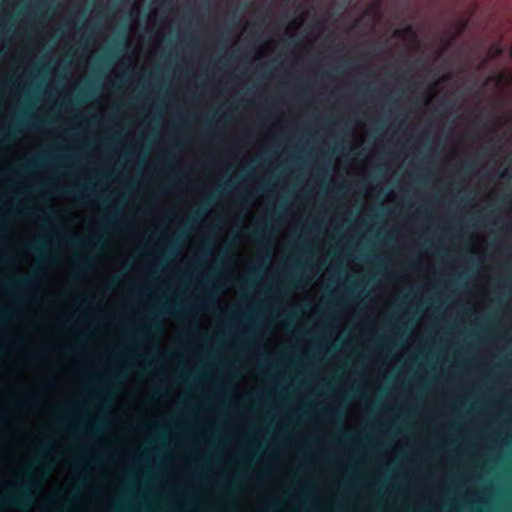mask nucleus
I'll return each instance as SVG.
<instances>
[{
  "label": "nucleus",
  "instance_id": "24",
  "mask_svg": "<svg viewBox=\"0 0 512 512\" xmlns=\"http://www.w3.org/2000/svg\"><path fill=\"white\" fill-rule=\"evenodd\" d=\"M174 146H175L176 148H178V147H180V146H181V144H180L179 142H175Z\"/></svg>",
  "mask_w": 512,
  "mask_h": 512
},
{
  "label": "nucleus",
  "instance_id": "27",
  "mask_svg": "<svg viewBox=\"0 0 512 512\" xmlns=\"http://www.w3.org/2000/svg\"><path fill=\"white\" fill-rule=\"evenodd\" d=\"M98 432H99V429H98V428L93 429V433H95V434H96V433H98Z\"/></svg>",
  "mask_w": 512,
  "mask_h": 512
},
{
  "label": "nucleus",
  "instance_id": "19",
  "mask_svg": "<svg viewBox=\"0 0 512 512\" xmlns=\"http://www.w3.org/2000/svg\"><path fill=\"white\" fill-rule=\"evenodd\" d=\"M45 449H46V446L45 445H41L38 450L40 452H43Z\"/></svg>",
  "mask_w": 512,
  "mask_h": 512
},
{
  "label": "nucleus",
  "instance_id": "29",
  "mask_svg": "<svg viewBox=\"0 0 512 512\" xmlns=\"http://www.w3.org/2000/svg\"><path fill=\"white\" fill-rule=\"evenodd\" d=\"M509 178L512 180V175Z\"/></svg>",
  "mask_w": 512,
  "mask_h": 512
},
{
  "label": "nucleus",
  "instance_id": "5",
  "mask_svg": "<svg viewBox=\"0 0 512 512\" xmlns=\"http://www.w3.org/2000/svg\"><path fill=\"white\" fill-rule=\"evenodd\" d=\"M395 38H416V29L412 25H407L402 29H396L393 32Z\"/></svg>",
  "mask_w": 512,
  "mask_h": 512
},
{
  "label": "nucleus",
  "instance_id": "28",
  "mask_svg": "<svg viewBox=\"0 0 512 512\" xmlns=\"http://www.w3.org/2000/svg\"><path fill=\"white\" fill-rule=\"evenodd\" d=\"M26 476L30 479V473L28 470L26 471Z\"/></svg>",
  "mask_w": 512,
  "mask_h": 512
},
{
  "label": "nucleus",
  "instance_id": "4",
  "mask_svg": "<svg viewBox=\"0 0 512 512\" xmlns=\"http://www.w3.org/2000/svg\"><path fill=\"white\" fill-rule=\"evenodd\" d=\"M68 242L72 246H90V247H95V248H98L100 245L103 244V241L101 238H99L97 240H92V239L82 240L80 238L73 237V238L69 239Z\"/></svg>",
  "mask_w": 512,
  "mask_h": 512
},
{
  "label": "nucleus",
  "instance_id": "15",
  "mask_svg": "<svg viewBox=\"0 0 512 512\" xmlns=\"http://www.w3.org/2000/svg\"><path fill=\"white\" fill-rule=\"evenodd\" d=\"M343 66H345L347 68H351L352 67V62L346 61V62L343 63Z\"/></svg>",
  "mask_w": 512,
  "mask_h": 512
},
{
  "label": "nucleus",
  "instance_id": "2",
  "mask_svg": "<svg viewBox=\"0 0 512 512\" xmlns=\"http://www.w3.org/2000/svg\"><path fill=\"white\" fill-rule=\"evenodd\" d=\"M48 158L47 154H41L39 157L24 163L18 171L13 172V175L20 176L22 173H31L37 168L44 166L48 162Z\"/></svg>",
  "mask_w": 512,
  "mask_h": 512
},
{
  "label": "nucleus",
  "instance_id": "17",
  "mask_svg": "<svg viewBox=\"0 0 512 512\" xmlns=\"http://www.w3.org/2000/svg\"><path fill=\"white\" fill-rule=\"evenodd\" d=\"M12 137V133L11 132H8L6 135H5V139L7 140H10V138Z\"/></svg>",
  "mask_w": 512,
  "mask_h": 512
},
{
  "label": "nucleus",
  "instance_id": "25",
  "mask_svg": "<svg viewBox=\"0 0 512 512\" xmlns=\"http://www.w3.org/2000/svg\"><path fill=\"white\" fill-rule=\"evenodd\" d=\"M252 273H253V274H259V271H258L257 269H253V270H252Z\"/></svg>",
  "mask_w": 512,
  "mask_h": 512
},
{
  "label": "nucleus",
  "instance_id": "13",
  "mask_svg": "<svg viewBox=\"0 0 512 512\" xmlns=\"http://www.w3.org/2000/svg\"><path fill=\"white\" fill-rule=\"evenodd\" d=\"M170 154L165 153V157L162 158V163L165 165L169 164Z\"/></svg>",
  "mask_w": 512,
  "mask_h": 512
},
{
  "label": "nucleus",
  "instance_id": "9",
  "mask_svg": "<svg viewBox=\"0 0 512 512\" xmlns=\"http://www.w3.org/2000/svg\"><path fill=\"white\" fill-rule=\"evenodd\" d=\"M29 249L33 252V253H40L41 250H42V246L39 242H35V243H32L29 245Z\"/></svg>",
  "mask_w": 512,
  "mask_h": 512
},
{
  "label": "nucleus",
  "instance_id": "23",
  "mask_svg": "<svg viewBox=\"0 0 512 512\" xmlns=\"http://www.w3.org/2000/svg\"><path fill=\"white\" fill-rule=\"evenodd\" d=\"M138 332L139 333H144V332H146V329L145 328H141V329L138 330Z\"/></svg>",
  "mask_w": 512,
  "mask_h": 512
},
{
  "label": "nucleus",
  "instance_id": "20",
  "mask_svg": "<svg viewBox=\"0 0 512 512\" xmlns=\"http://www.w3.org/2000/svg\"><path fill=\"white\" fill-rule=\"evenodd\" d=\"M501 202L504 204H507L508 203L507 198L506 197L501 198Z\"/></svg>",
  "mask_w": 512,
  "mask_h": 512
},
{
  "label": "nucleus",
  "instance_id": "18",
  "mask_svg": "<svg viewBox=\"0 0 512 512\" xmlns=\"http://www.w3.org/2000/svg\"><path fill=\"white\" fill-rule=\"evenodd\" d=\"M190 504H191L190 502H187V503L181 505L180 508H187L190 506Z\"/></svg>",
  "mask_w": 512,
  "mask_h": 512
},
{
  "label": "nucleus",
  "instance_id": "26",
  "mask_svg": "<svg viewBox=\"0 0 512 512\" xmlns=\"http://www.w3.org/2000/svg\"><path fill=\"white\" fill-rule=\"evenodd\" d=\"M315 25L318 26V27H321L322 26V22H317Z\"/></svg>",
  "mask_w": 512,
  "mask_h": 512
},
{
  "label": "nucleus",
  "instance_id": "12",
  "mask_svg": "<svg viewBox=\"0 0 512 512\" xmlns=\"http://www.w3.org/2000/svg\"><path fill=\"white\" fill-rule=\"evenodd\" d=\"M102 222L107 225H112L115 221L114 218H112L111 216H107Z\"/></svg>",
  "mask_w": 512,
  "mask_h": 512
},
{
  "label": "nucleus",
  "instance_id": "6",
  "mask_svg": "<svg viewBox=\"0 0 512 512\" xmlns=\"http://www.w3.org/2000/svg\"><path fill=\"white\" fill-rule=\"evenodd\" d=\"M61 195L64 196V197H76L78 199H86L88 198L90 195L88 194H85L82 190H80L79 188L77 189H65L61 192Z\"/></svg>",
  "mask_w": 512,
  "mask_h": 512
},
{
  "label": "nucleus",
  "instance_id": "7",
  "mask_svg": "<svg viewBox=\"0 0 512 512\" xmlns=\"http://www.w3.org/2000/svg\"><path fill=\"white\" fill-rule=\"evenodd\" d=\"M476 167V162L474 160H469L463 163L462 170L466 174H471L474 171V168Z\"/></svg>",
  "mask_w": 512,
  "mask_h": 512
},
{
  "label": "nucleus",
  "instance_id": "10",
  "mask_svg": "<svg viewBox=\"0 0 512 512\" xmlns=\"http://www.w3.org/2000/svg\"><path fill=\"white\" fill-rule=\"evenodd\" d=\"M252 237L256 240H260L264 237V233L262 229H257L252 233Z\"/></svg>",
  "mask_w": 512,
  "mask_h": 512
},
{
  "label": "nucleus",
  "instance_id": "16",
  "mask_svg": "<svg viewBox=\"0 0 512 512\" xmlns=\"http://www.w3.org/2000/svg\"><path fill=\"white\" fill-rule=\"evenodd\" d=\"M269 507L270 508H273V509H276L277 508V505L275 502H269Z\"/></svg>",
  "mask_w": 512,
  "mask_h": 512
},
{
  "label": "nucleus",
  "instance_id": "3",
  "mask_svg": "<svg viewBox=\"0 0 512 512\" xmlns=\"http://www.w3.org/2000/svg\"><path fill=\"white\" fill-rule=\"evenodd\" d=\"M36 282L34 276L30 277H14L11 279L10 285L16 289H28Z\"/></svg>",
  "mask_w": 512,
  "mask_h": 512
},
{
  "label": "nucleus",
  "instance_id": "21",
  "mask_svg": "<svg viewBox=\"0 0 512 512\" xmlns=\"http://www.w3.org/2000/svg\"><path fill=\"white\" fill-rule=\"evenodd\" d=\"M42 125H43V123H42V122H38V123H36V124H35V127L39 128V127H41Z\"/></svg>",
  "mask_w": 512,
  "mask_h": 512
},
{
  "label": "nucleus",
  "instance_id": "8",
  "mask_svg": "<svg viewBox=\"0 0 512 512\" xmlns=\"http://www.w3.org/2000/svg\"><path fill=\"white\" fill-rule=\"evenodd\" d=\"M453 108H454V103H453V102H451V101H446V102H443V103H442V110H443V112H445V113H446V112H450V111H452V110H453Z\"/></svg>",
  "mask_w": 512,
  "mask_h": 512
},
{
  "label": "nucleus",
  "instance_id": "11",
  "mask_svg": "<svg viewBox=\"0 0 512 512\" xmlns=\"http://www.w3.org/2000/svg\"><path fill=\"white\" fill-rule=\"evenodd\" d=\"M213 201V196L206 202L205 205H203L202 207H200L197 211L198 214H204L207 212V205H209L211 202Z\"/></svg>",
  "mask_w": 512,
  "mask_h": 512
},
{
  "label": "nucleus",
  "instance_id": "14",
  "mask_svg": "<svg viewBox=\"0 0 512 512\" xmlns=\"http://www.w3.org/2000/svg\"><path fill=\"white\" fill-rule=\"evenodd\" d=\"M158 330L159 329V325L157 323H153L151 324V326L149 327V330L152 331V330Z\"/></svg>",
  "mask_w": 512,
  "mask_h": 512
},
{
  "label": "nucleus",
  "instance_id": "1",
  "mask_svg": "<svg viewBox=\"0 0 512 512\" xmlns=\"http://www.w3.org/2000/svg\"><path fill=\"white\" fill-rule=\"evenodd\" d=\"M33 499V495L28 492L27 487L25 489L10 492L4 498L6 503L15 507L30 506Z\"/></svg>",
  "mask_w": 512,
  "mask_h": 512
},
{
  "label": "nucleus",
  "instance_id": "22",
  "mask_svg": "<svg viewBox=\"0 0 512 512\" xmlns=\"http://www.w3.org/2000/svg\"><path fill=\"white\" fill-rule=\"evenodd\" d=\"M482 220H488L489 219V215H485L483 217H481Z\"/></svg>",
  "mask_w": 512,
  "mask_h": 512
}]
</instances>
